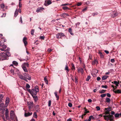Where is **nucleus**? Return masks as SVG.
Returning a JSON list of instances; mask_svg holds the SVG:
<instances>
[{"mask_svg": "<svg viewBox=\"0 0 121 121\" xmlns=\"http://www.w3.org/2000/svg\"><path fill=\"white\" fill-rule=\"evenodd\" d=\"M105 109L106 114L105 115L100 114L99 115V116H100L101 117L103 116L105 120L107 121L110 120V121H113V116L110 115L109 113V112L111 111V108H105Z\"/></svg>", "mask_w": 121, "mask_h": 121, "instance_id": "obj_1", "label": "nucleus"}, {"mask_svg": "<svg viewBox=\"0 0 121 121\" xmlns=\"http://www.w3.org/2000/svg\"><path fill=\"white\" fill-rule=\"evenodd\" d=\"M28 91L31 95H37V93L39 92V87L37 86H36L34 88L32 89L31 90L29 89L28 90Z\"/></svg>", "mask_w": 121, "mask_h": 121, "instance_id": "obj_2", "label": "nucleus"}, {"mask_svg": "<svg viewBox=\"0 0 121 121\" xmlns=\"http://www.w3.org/2000/svg\"><path fill=\"white\" fill-rule=\"evenodd\" d=\"M7 59L6 55L5 53H2L0 54V60H2Z\"/></svg>", "mask_w": 121, "mask_h": 121, "instance_id": "obj_3", "label": "nucleus"}, {"mask_svg": "<svg viewBox=\"0 0 121 121\" xmlns=\"http://www.w3.org/2000/svg\"><path fill=\"white\" fill-rule=\"evenodd\" d=\"M29 66V65L27 63H24L23 64L22 66V69L25 72H28V70L25 67L27 66V67H28Z\"/></svg>", "mask_w": 121, "mask_h": 121, "instance_id": "obj_4", "label": "nucleus"}, {"mask_svg": "<svg viewBox=\"0 0 121 121\" xmlns=\"http://www.w3.org/2000/svg\"><path fill=\"white\" fill-rule=\"evenodd\" d=\"M118 14L119 13L117 12L114 11H112L110 13V15L112 17L114 18L117 16Z\"/></svg>", "mask_w": 121, "mask_h": 121, "instance_id": "obj_5", "label": "nucleus"}, {"mask_svg": "<svg viewBox=\"0 0 121 121\" xmlns=\"http://www.w3.org/2000/svg\"><path fill=\"white\" fill-rule=\"evenodd\" d=\"M10 116L12 120L16 119L17 118V117L15 115L14 112L13 111H11L10 113Z\"/></svg>", "mask_w": 121, "mask_h": 121, "instance_id": "obj_6", "label": "nucleus"}, {"mask_svg": "<svg viewBox=\"0 0 121 121\" xmlns=\"http://www.w3.org/2000/svg\"><path fill=\"white\" fill-rule=\"evenodd\" d=\"M31 110L29 111V110L28 112H27L26 111H25L24 116L25 117H28L31 116L32 114V112H31Z\"/></svg>", "mask_w": 121, "mask_h": 121, "instance_id": "obj_7", "label": "nucleus"}, {"mask_svg": "<svg viewBox=\"0 0 121 121\" xmlns=\"http://www.w3.org/2000/svg\"><path fill=\"white\" fill-rule=\"evenodd\" d=\"M65 36L63 33H58L56 36L57 38L59 39V38H61L62 37Z\"/></svg>", "mask_w": 121, "mask_h": 121, "instance_id": "obj_8", "label": "nucleus"}, {"mask_svg": "<svg viewBox=\"0 0 121 121\" xmlns=\"http://www.w3.org/2000/svg\"><path fill=\"white\" fill-rule=\"evenodd\" d=\"M52 3L51 0H46L45 1L44 4L45 6H47L51 4Z\"/></svg>", "mask_w": 121, "mask_h": 121, "instance_id": "obj_9", "label": "nucleus"}, {"mask_svg": "<svg viewBox=\"0 0 121 121\" xmlns=\"http://www.w3.org/2000/svg\"><path fill=\"white\" fill-rule=\"evenodd\" d=\"M28 106L29 107V111L31 110V109L34 106L32 102L29 103L28 104Z\"/></svg>", "mask_w": 121, "mask_h": 121, "instance_id": "obj_10", "label": "nucleus"}, {"mask_svg": "<svg viewBox=\"0 0 121 121\" xmlns=\"http://www.w3.org/2000/svg\"><path fill=\"white\" fill-rule=\"evenodd\" d=\"M24 75L25 78H27L28 80H31V77L27 73H24Z\"/></svg>", "mask_w": 121, "mask_h": 121, "instance_id": "obj_11", "label": "nucleus"}, {"mask_svg": "<svg viewBox=\"0 0 121 121\" xmlns=\"http://www.w3.org/2000/svg\"><path fill=\"white\" fill-rule=\"evenodd\" d=\"M44 9V8L43 7L39 8L37 9L36 12L38 13L41 12H42Z\"/></svg>", "mask_w": 121, "mask_h": 121, "instance_id": "obj_12", "label": "nucleus"}, {"mask_svg": "<svg viewBox=\"0 0 121 121\" xmlns=\"http://www.w3.org/2000/svg\"><path fill=\"white\" fill-rule=\"evenodd\" d=\"M26 39H27L26 37H24L23 39V42L25 46H26L27 44V42L26 41Z\"/></svg>", "mask_w": 121, "mask_h": 121, "instance_id": "obj_13", "label": "nucleus"}, {"mask_svg": "<svg viewBox=\"0 0 121 121\" xmlns=\"http://www.w3.org/2000/svg\"><path fill=\"white\" fill-rule=\"evenodd\" d=\"M78 73H81L83 74L84 72V71L83 69L79 68L78 69Z\"/></svg>", "mask_w": 121, "mask_h": 121, "instance_id": "obj_14", "label": "nucleus"}, {"mask_svg": "<svg viewBox=\"0 0 121 121\" xmlns=\"http://www.w3.org/2000/svg\"><path fill=\"white\" fill-rule=\"evenodd\" d=\"M9 98H7L6 99V101H5V105L7 107L8 105L9 102Z\"/></svg>", "mask_w": 121, "mask_h": 121, "instance_id": "obj_15", "label": "nucleus"}, {"mask_svg": "<svg viewBox=\"0 0 121 121\" xmlns=\"http://www.w3.org/2000/svg\"><path fill=\"white\" fill-rule=\"evenodd\" d=\"M69 16V15L68 14L65 13H62L61 14V16L64 17H66L67 16Z\"/></svg>", "mask_w": 121, "mask_h": 121, "instance_id": "obj_16", "label": "nucleus"}, {"mask_svg": "<svg viewBox=\"0 0 121 121\" xmlns=\"http://www.w3.org/2000/svg\"><path fill=\"white\" fill-rule=\"evenodd\" d=\"M32 96L34 99L35 102H36L38 100V97L37 96L32 95Z\"/></svg>", "mask_w": 121, "mask_h": 121, "instance_id": "obj_17", "label": "nucleus"}, {"mask_svg": "<svg viewBox=\"0 0 121 121\" xmlns=\"http://www.w3.org/2000/svg\"><path fill=\"white\" fill-rule=\"evenodd\" d=\"M113 91L114 92L116 93H121V91L119 89L115 91L113 90Z\"/></svg>", "mask_w": 121, "mask_h": 121, "instance_id": "obj_18", "label": "nucleus"}, {"mask_svg": "<svg viewBox=\"0 0 121 121\" xmlns=\"http://www.w3.org/2000/svg\"><path fill=\"white\" fill-rule=\"evenodd\" d=\"M54 94L55 95V96L57 100H58L59 98V97L58 95V93L57 92H54Z\"/></svg>", "mask_w": 121, "mask_h": 121, "instance_id": "obj_19", "label": "nucleus"}, {"mask_svg": "<svg viewBox=\"0 0 121 121\" xmlns=\"http://www.w3.org/2000/svg\"><path fill=\"white\" fill-rule=\"evenodd\" d=\"M18 76L19 77L22 79L23 80L24 79V78H25L24 77L22 74H20L18 75Z\"/></svg>", "mask_w": 121, "mask_h": 121, "instance_id": "obj_20", "label": "nucleus"}, {"mask_svg": "<svg viewBox=\"0 0 121 121\" xmlns=\"http://www.w3.org/2000/svg\"><path fill=\"white\" fill-rule=\"evenodd\" d=\"M68 31L70 33V34L72 35H73V33H72V29L71 28H69V29Z\"/></svg>", "mask_w": 121, "mask_h": 121, "instance_id": "obj_21", "label": "nucleus"}, {"mask_svg": "<svg viewBox=\"0 0 121 121\" xmlns=\"http://www.w3.org/2000/svg\"><path fill=\"white\" fill-rule=\"evenodd\" d=\"M108 77V76L104 75L103 76L102 78V79L103 80H105Z\"/></svg>", "mask_w": 121, "mask_h": 121, "instance_id": "obj_22", "label": "nucleus"}, {"mask_svg": "<svg viewBox=\"0 0 121 121\" xmlns=\"http://www.w3.org/2000/svg\"><path fill=\"white\" fill-rule=\"evenodd\" d=\"M98 63V61L96 60H95L94 61L92 62V64L93 65H95V64H97Z\"/></svg>", "mask_w": 121, "mask_h": 121, "instance_id": "obj_23", "label": "nucleus"}, {"mask_svg": "<svg viewBox=\"0 0 121 121\" xmlns=\"http://www.w3.org/2000/svg\"><path fill=\"white\" fill-rule=\"evenodd\" d=\"M39 109V105H36L35 107V109L36 110V111L38 112Z\"/></svg>", "mask_w": 121, "mask_h": 121, "instance_id": "obj_24", "label": "nucleus"}, {"mask_svg": "<svg viewBox=\"0 0 121 121\" xmlns=\"http://www.w3.org/2000/svg\"><path fill=\"white\" fill-rule=\"evenodd\" d=\"M4 106V104L3 103H1V105L0 106V110H1L2 109Z\"/></svg>", "mask_w": 121, "mask_h": 121, "instance_id": "obj_25", "label": "nucleus"}, {"mask_svg": "<svg viewBox=\"0 0 121 121\" xmlns=\"http://www.w3.org/2000/svg\"><path fill=\"white\" fill-rule=\"evenodd\" d=\"M15 70L17 71V72H15V74H18V75L19 74H20V73H19V70L18 69H17L16 68L15 69H14L15 72Z\"/></svg>", "mask_w": 121, "mask_h": 121, "instance_id": "obj_26", "label": "nucleus"}, {"mask_svg": "<svg viewBox=\"0 0 121 121\" xmlns=\"http://www.w3.org/2000/svg\"><path fill=\"white\" fill-rule=\"evenodd\" d=\"M114 83L115 84V85L116 86H118V85L119 84V83L118 82H117L116 81H114Z\"/></svg>", "mask_w": 121, "mask_h": 121, "instance_id": "obj_27", "label": "nucleus"}, {"mask_svg": "<svg viewBox=\"0 0 121 121\" xmlns=\"http://www.w3.org/2000/svg\"><path fill=\"white\" fill-rule=\"evenodd\" d=\"M6 55V57L9 56H10V52H6V53H5Z\"/></svg>", "mask_w": 121, "mask_h": 121, "instance_id": "obj_28", "label": "nucleus"}, {"mask_svg": "<svg viewBox=\"0 0 121 121\" xmlns=\"http://www.w3.org/2000/svg\"><path fill=\"white\" fill-rule=\"evenodd\" d=\"M33 117L35 118H37V114L36 112H35L33 115Z\"/></svg>", "mask_w": 121, "mask_h": 121, "instance_id": "obj_29", "label": "nucleus"}, {"mask_svg": "<svg viewBox=\"0 0 121 121\" xmlns=\"http://www.w3.org/2000/svg\"><path fill=\"white\" fill-rule=\"evenodd\" d=\"M13 64L15 66H17L18 65V63L16 61H13Z\"/></svg>", "mask_w": 121, "mask_h": 121, "instance_id": "obj_30", "label": "nucleus"}, {"mask_svg": "<svg viewBox=\"0 0 121 121\" xmlns=\"http://www.w3.org/2000/svg\"><path fill=\"white\" fill-rule=\"evenodd\" d=\"M4 44V42L3 41L1 40L0 42V46H3Z\"/></svg>", "mask_w": 121, "mask_h": 121, "instance_id": "obj_31", "label": "nucleus"}, {"mask_svg": "<svg viewBox=\"0 0 121 121\" xmlns=\"http://www.w3.org/2000/svg\"><path fill=\"white\" fill-rule=\"evenodd\" d=\"M106 91L105 90H102L101 91H99V93L101 94L103 93H104Z\"/></svg>", "mask_w": 121, "mask_h": 121, "instance_id": "obj_32", "label": "nucleus"}, {"mask_svg": "<svg viewBox=\"0 0 121 121\" xmlns=\"http://www.w3.org/2000/svg\"><path fill=\"white\" fill-rule=\"evenodd\" d=\"M106 102H107V103L109 102L110 101V99L108 98H106Z\"/></svg>", "mask_w": 121, "mask_h": 121, "instance_id": "obj_33", "label": "nucleus"}, {"mask_svg": "<svg viewBox=\"0 0 121 121\" xmlns=\"http://www.w3.org/2000/svg\"><path fill=\"white\" fill-rule=\"evenodd\" d=\"M10 72L13 75H14L15 72L14 69V70L13 69H12L10 70Z\"/></svg>", "mask_w": 121, "mask_h": 121, "instance_id": "obj_34", "label": "nucleus"}, {"mask_svg": "<svg viewBox=\"0 0 121 121\" xmlns=\"http://www.w3.org/2000/svg\"><path fill=\"white\" fill-rule=\"evenodd\" d=\"M65 70H67V72L68 73L69 72V70L68 69V67L67 65H66L65 66Z\"/></svg>", "mask_w": 121, "mask_h": 121, "instance_id": "obj_35", "label": "nucleus"}, {"mask_svg": "<svg viewBox=\"0 0 121 121\" xmlns=\"http://www.w3.org/2000/svg\"><path fill=\"white\" fill-rule=\"evenodd\" d=\"M17 10H16L14 13V17H16L17 15L18 14V12L17 11Z\"/></svg>", "mask_w": 121, "mask_h": 121, "instance_id": "obj_36", "label": "nucleus"}, {"mask_svg": "<svg viewBox=\"0 0 121 121\" xmlns=\"http://www.w3.org/2000/svg\"><path fill=\"white\" fill-rule=\"evenodd\" d=\"M44 80L45 82L47 84H48V81L46 77H45L44 78Z\"/></svg>", "mask_w": 121, "mask_h": 121, "instance_id": "obj_37", "label": "nucleus"}, {"mask_svg": "<svg viewBox=\"0 0 121 121\" xmlns=\"http://www.w3.org/2000/svg\"><path fill=\"white\" fill-rule=\"evenodd\" d=\"M45 38V37L44 36H40L39 37V39H43L44 40V39Z\"/></svg>", "mask_w": 121, "mask_h": 121, "instance_id": "obj_38", "label": "nucleus"}, {"mask_svg": "<svg viewBox=\"0 0 121 121\" xmlns=\"http://www.w3.org/2000/svg\"><path fill=\"white\" fill-rule=\"evenodd\" d=\"M9 111L8 109H7L5 110V115H7L8 114Z\"/></svg>", "mask_w": 121, "mask_h": 121, "instance_id": "obj_39", "label": "nucleus"}, {"mask_svg": "<svg viewBox=\"0 0 121 121\" xmlns=\"http://www.w3.org/2000/svg\"><path fill=\"white\" fill-rule=\"evenodd\" d=\"M35 31L34 30H32L31 32V34L32 35H34V33Z\"/></svg>", "mask_w": 121, "mask_h": 121, "instance_id": "obj_40", "label": "nucleus"}, {"mask_svg": "<svg viewBox=\"0 0 121 121\" xmlns=\"http://www.w3.org/2000/svg\"><path fill=\"white\" fill-rule=\"evenodd\" d=\"M91 78L90 76H87V78H86V81H88Z\"/></svg>", "mask_w": 121, "mask_h": 121, "instance_id": "obj_41", "label": "nucleus"}, {"mask_svg": "<svg viewBox=\"0 0 121 121\" xmlns=\"http://www.w3.org/2000/svg\"><path fill=\"white\" fill-rule=\"evenodd\" d=\"M30 86V85L28 84H26V88H29Z\"/></svg>", "mask_w": 121, "mask_h": 121, "instance_id": "obj_42", "label": "nucleus"}, {"mask_svg": "<svg viewBox=\"0 0 121 121\" xmlns=\"http://www.w3.org/2000/svg\"><path fill=\"white\" fill-rule=\"evenodd\" d=\"M106 95V94H101L100 96L102 98H103L105 97Z\"/></svg>", "mask_w": 121, "mask_h": 121, "instance_id": "obj_43", "label": "nucleus"}, {"mask_svg": "<svg viewBox=\"0 0 121 121\" xmlns=\"http://www.w3.org/2000/svg\"><path fill=\"white\" fill-rule=\"evenodd\" d=\"M64 10H66L69 9V8L67 7H64L62 8Z\"/></svg>", "mask_w": 121, "mask_h": 121, "instance_id": "obj_44", "label": "nucleus"}, {"mask_svg": "<svg viewBox=\"0 0 121 121\" xmlns=\"http://www.w3.org/2000/svg\"><path fill=\"white\" fill-rule=\"evenodd\" d=\"M75 83H77L78 82V78H77L76 76H75Z\"/></svg>", "mask_w": 121, "mask_h": 121, "instance_id": "obj_45", "label": "nucleus"}, {"mask_svg": "<svg viewBox=\"0 0 121 121\" xmlns=\"http://www.w3.org/2000/svg\"><path fill=\"white\" fill-rule=\"evenodd\" d=\"M3 97V95L1 94L0 95V100H1Z\"/></svg>", "mask_w": 121, "mask_h": 121, "instance_id": "obj_46", "label": "nucleus"}, {"mask_svg": "<svg viewBox=\"0 0 121 121\" xmlns=\"http://www.w3.org/2000/svg\"><path fill=\"white\" fill-rule=\"evenodd\" d=\"M119 115H120L118 113H117L115 114V116L116 117H119Z\"/></svg>", "mask_w": 121, "mask_h": 121, "instance_id": "obj_47", "label": "nucleus"}, {"mask_svg": "<svg viewBox=\"0 0 121 121\" xmlns=\"http://www.w3.org/2000/svg\"><path fill=\"white\" fill-rule=\"evenodd\" d=\"M72 69L73 70H74L75 69V68L74 65L73 64H72Z\"/></svg>", "mask_w": 121, "mask_h": 121, "instance_id": "obj_48", "label": "nucleus"}, {"mask_svg": "<svg viewBox=\"0 0 121 121\" xmlns=\"http://www.w3.org/2000/svg\"><path fill=\"white\" fill-rule=\"evenodd\" d=\"M82 4L81 2H78L77 4V5L78 6H80Z\"/></svg>", "mask_w": 121, "mask_h": 121, "instance_id": "obj_49", "label": "nucleus"}, {"mask_svg": "<svg viewBox=\"0 0 121 121\" xmlns=\"http://www.w3.org/2000/svg\"><path fill=\"white\" fill-rule=\"evenodd\" d=\"M101 87L102 88H104L106 89H107L108 87L106 85L105 86L102 85Z\"/></svg>", "mask_w": 121, "mask_h": 121, "instance_id": "obj_50", "label": "nucleus"}, {"mask_svg": "<svg viewBox=\"0 0 121 121\" xmlns=\"http://www.w3.org/2000/svg\"><path fill=\"white\" fill-rule=\"evenodd\" d=\"M96 108L97 109V110L98 111L100 109V108L99 106L96 107Z\"/></svg>", "mask_w": 121, "mask_h": 121, "instance_id": "obj_51", "label": "nucleus"}, {"mask_svg": "<svg viewBox=\"0 0 121 121\" xmlns=\"http://www.w3.org/2000/svg\"><path fill=\"white\" fill-rule=\"evenodd\" d=\"M51 100H49L48 102V106L49 107H50L51 106Z\"/></svg>", "mask_w": 121, "mask_h": 121, "instance_id": "obj_52", "label": "nucleus"}, {"mask_svg": "<svg viewBox=\"0 0 121 121\" xmlns=\"http://www.w3.org/2000/svg\"><path fill=\"white\" fill-rule=\"evenodd\" d=\"M0 6L3 9L4 7V4H2Z\"/></svg>", "mask_w": 121, "mask_h": 121, "instance_id": "obj_53", "label": "nucleus"}, {"mask_svg": "<svg viewBox=\"0 0 121 121\" xmlns=\"http://www.w3.org/2000/svg\"><path fill=\"white\" fill-rule=\"evenodd\" d=\"M68 105L69 107H71L72 106V104L71 103H69L68 104Z\"/></svg>", "mask_w": 121, "mask_h": 121, "instance_id": "obj_54", "label": "nucleus"}, {"mask_svg": "<svg viewBox=\"0 0 121 121\" xmlns=\"http://www.w3.org/2000/svg\"><path fill=\"white\" fill-rule=\"evenodd\" d=\"M19 7L20 8H21L22 7V4L21 3V2L19 1Z\"/></svg>", "mask_w": 121, "mask_h": 121, "instance_id": "obj_55", "label": "nucleus"}, {"mask_svg": "<svg viewBox=\"0 0 121 121\" xmlns=\"http://www.w3.org/2000/svg\"><path fill=\"white\" fill-rule=\"evenodd\" d=\"M2 46L3 47V48L4 50L6 48V46L5 45H4L3 46Z\"/></svg>", "mask_w": 121, "mask_h": 121, "instance_id": "obj_56", "label": "nucleus"}, {"mask_svg": "<svg viewBox=\"0 0 121 121\" xmlns=\"http://www.w3.org/2000/svg\"><path fill=\"white\" fill-rule=\"evenodd\" d=\"M115 60L114 59H112L111 60V62L112 63L114 62Z\"/></svg>", "mask_w": 121, "mask_h": 121, "instance_id": "obj_57", "label": "nucleus"}, {"mask_svg": "<svg viewBox=\"0 0 121 121\" xmlns=\"http://www.w3.org/2000/svg\"><path fill=\"white\" fill-rule=\"evenodd\" d=\"M69 4L67 3L62 4L61 5L62 6H64L66 5H69Z\"/></svg>", "mask_w": 121, "mask_h": 121, "instance_id": "obj_58", "label": "nucleus"}, {"mask_svg": "<svg viewBox=\"0 0 121 121\" xmlns=\"http://www.w3.org/2000/svg\"><path fill=\"white\" fill-rule=\"evenodd\" d=\"M107 96L108 97H110L111 96V95L109 93L107 94Z\"/></svg>", "mask_w": 121, "mask_h": 121, "instance_id": "obj_59", "label": "nucleus"}, {"mask_svg": "<svg viewBox=\"0 0 121 121\" xmlns=\"http://www.w3.org/2000/svg\"><path fill=\"white\" fill-rule=\"evenodd\" d=\"M6 14L5 13H3V15L1 16L2 17H5L6 16Z\"/></svg>", "mask_w": 121, "mask_h": 121, "instance_id": "obj_60", "label": "nucleus"}, {"mask_svg": "<svg viewBox=\"0 0 121 121\" xmlns=\"http://www.w3.org/2000/svg\"><path fill=\"white\" fill-rule=\"evenodd\" d=\"M52 50L50 48H49L48 50V51L49 52H50L52 51Z\"/></svg>", "mask_w": 121, "mask_h": 121, "instance_id": "obj_61", "label": "nucleus"}, {"mask_svg": "<svg viewBox=\"0 0 121 121\" xmlns=\"http://www.w3.org/2000/svg\"><path fill=\"white\" fill-rule=\"evenodd\" d=\"M89 118L91 119H94V117L92 116H91L89 117Z\"/></svg>", "mask_w": 121, "mask_h": 121, "instance_id": "obj_62", "label": "nucleus"}, {"mask_svg": "<svg viewBox=\"0 0 121 121\" xmlns=\"http://www.w3.org/2000/svg\"><path fill=\"white\" fill-rule=\"evenodd\" d=\"M101 79L99 77H98L97 78V81H99Z\"/></svg>", "mask_w": 121, "mask_h": 121, "instance_id": "obj_63", "label": "nucleus"}, {"mask_svg": "<svg viewBox=\"0 0 121 121\" xmlns=\"http://www.w3.org/2000/svg\"><path fill=\"white\" fill-rule=\"evenodd\" d=\"M97 13H93L92 14V15L93 16H95V15H97Z\"/></svg>", "mask_w": 121, "mask_h": 121, "instance_id": "obj_64", "label": "nucleus"}]
</instances>
